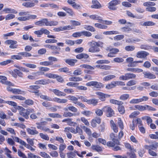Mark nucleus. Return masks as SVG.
<instances>
[{
  "mask_svg": "<svg viewBox=\"0 0 158 158\" xmlns=\"http://www.w3.org/2000/svg\"><path fill=\"white\" fill-rule=\"evenodd\" d=\"M90 47L89 49V52H97L100 51V49L98 47L102 48L103 43L101 41L96 42L92 40L88 43Z\"/></svg>",
  "mask_w": 158,
  "mask_h": 158,
  "instance_id": "obj_1",
  "label": "nucleus"
},
{
  "mask_svg": "<svg viewBox=\"0 0 158 158\" xmlns=\"http://www.w3.org/2000/svg\"><path fill=\"white\" fill-rule=\"evenodd\" d=\"M149 99L148 97L147 96H143L142 97L138 98H134L131 99L129 102L131 104H135L139 103L142 102H145L148 101Z\"/></svg>",
  "mask_w": 158,
  "mask_h": 158,
  "instance_id": "obj_2",
  "label": "nucleus"
},
{
  "mask_svg": "<svg viewBox=\"0 0 158 158\" xmlns=\"http://www.w3.org/2000/svg\"><path fill=\"white\" fill-rule=\"evenodd\" d=\"M121 2L120 0H113L108 3V8L112 10H116L117 8L116 6L120 4Z\"/></svg>",
  "mask_w": 158,
  "mask_h": 158,
  "instance_id": "obj_3",
  "label": "nucleus"
},
{
  "mask_svg": "<svg viewBox=\"0 0 158 158\" xmlns=\"http://www.w3.org/2000/svg\"><path fill=\"white\" fill-rule=\"evenodd\" d=\"M86 85L88 86H94L98 89H101L104 87V85L102 83L96 81H92L86 83Z\"/></svg>",
  "mask_w": 158,
  "mask_h": 158,
  "instance_id": "obj_4",
  "label": "nucleus"
},
{
  "mask_svg": "<svg viewBox=\"0 0 158 158\" xmlns=\"http://www.w3.org/2000/svg\"><path fill=\"white\" fill-rule=\"evenodd\" d=\"M102 110L104 112H106V115L107 117H111L114 114L113 110L108 106L104 107Z\"/></svg>",
  "mask_w": 158,
  "mask_h": 158,
  "instance_id": "obj_5",
  "label": "nucleus"
},
{
  "mask_svg": "<svg viewBox=\"0 0 158 158\" xmlns=\"http://www.w3.org/2000/svg\"><path fill=\"white\" fill-rule=\"evenodd\" d=\"M17 43V41L11 40H8L5 42L6 44L10 45L9 48L12 49L16 48H17L18 45L16 44Z\"/></svg>",
  "mask_w": 158,
  "mask_h": 158,
  "instance_id": "obj_6",
  "label": "nucleus"
},
{
  "mask_svg": "<svg viewBox=\"0 0 158 158\" xmlns=\"http://www.w3.org/2000/svg\"><path fill=\"white\" fill-rule=\"evenodd\" d=\"M33 1L34 2L28 1L24 2L22 4V5L27 8H31L35 5V3L37 4L38 3V1L37 0H33Z\"/></svg>",
  "mask_w": 158,
  "mask_h": 158,
  "instance_id": "obj_7",
  "label": "nucleus"
},
{
  "mask_svg": "<svg viewBox=\"0 0 158 158\" xmlns=\"http://www.w3.org/2000/svg\"><path fill=\"white\" fill-rule=\"evenodd\" d=\"M149 55V53L144 51L138 52L136 54V56L139 58H145Z\"/></svg>",
  "mask_w": 158,
  "mask_h": 158,
  "instance_id": "obj_8",
  "label": "nucleus"
},
{
  "mask_svg": "<svg viewBox=\"0 0 158 158\" xmlns=\"http://www.w3.org/2000/svg\"><path fill=\"white\" fill-rule=\"evenodd\" d=\"M48 19H44L35 22V24L36 25L39 26H48Z\"/></svg>",
  "mask_w": 158,
  "mask_h": 158,
  "instance_id": "obj_9",
  "label": "nucleus"
},
{
  "mask_svg": "<svg viewBox=\"0 0 158 158\" xmlns=\"http://www.w3.org/2000/svg\"><path fill=\"white\" fill-rule=\"evenodd\" d=\"M42 75H43V74L41 72L38 71L36 72H32L28 76L27 78L31 80L35 79L38 76Z\"/></svg>",
  "mask_w": 158,
  "mask_h": 158,
  "instance_id": "obj_10",
  "label": "nucleus"
},
{
  "mask_svg": "<svg viewBox=\"0 0 158 158\" xmlns=\"http://www.w3.org/2000/svg\"><path fill=\"white\" fill-rule=\"evenodd\" d=\"M40 88V87L37 85H31L29 86V89L30 92L37 94L39 92L38 90Z\"/></svg>",
  "mask_w": 158,
  "mask_h": 158,
  "instance_id": "obj_11",
  "label": "nucleus"
},
{
  "mask_svg": "<svg viewBox=\"0 0 158 158\" xmlns=\"http://www.w3.org/2000/svg\"><path fill=\"white\" fill-rule=\"evenodd\" d=\"M27 131L29 134L32 135L37 134L39 133L36 130L35 128L32 127H31L30 128H27Z\"/></svg>",
  "mask_w": 158,
  "mask_h": 158,
  "instance_id": "obj_12",
  "label": "nucleus"
},
{
  "mask_svg": "<svg viewBox=\"0 0 158 158\" xmlns=\"http://www.w3.org/2000/svg\"><path fill=\"white\" fill-rule=\"evenodd\" d=\"M110 52L108 54V56L112 57L115 56V55L117 54L119 51V50L116 48H113L110 49Z\"/></svg>",
  "mask_w": 158,
  "mask_h": 158,
  "instance_id": "obj_13",
  "label": "nucleus"
},
{
  "mask_svg": "<svg viewBox=\"0 0 158 158\" xmlns=\"http://www.w3.org/2000/svg\"><path fill=\"white\" fill-rule=\"evenodd\" d=\"M143 73L144 75V77L145 78H148L149 79H153L156 78L155 75L151 73L150 72L144 71L143 72Z\"/></svg>",
  "mask_w": 158,
  "mask_h": 158,
  "instance_id": "obj_14",
  "label": "nucleus"
},
{
  "mask_svg": "<svg viewBox=\"0 0 158 158\" xmlns=\"http://www.w3.org/2000/svg\"><path fill=\"white\" fill-rule=\"evenodd\" d=\"M93 5L91 6V8L94 9H99L102 6L100 3L97 0H92Z\"/></svg>",
  "mask_w": 158,
  "mask_h": 158,
  "instance_id": "obj_15",
  "label": "nucleus"
},
{
  "mask_svg": "<svg viewBox=\"0 0 158 158\" xmlns=\"http://www.w3.org/2000/svg\"><path fill=\"white\" fill-rule=\"evenodd\" d=\"M62 9L66 11L69 15L70 16H73L74 15V13L73 10L70 8H69L67 7L64 6L62 7Z\"/></svg>",
  "mask_w": 158,
  "mask_h": 158,
  "instance_id": "obj_16",
  "label": "nucleus"
},
{
  "mask_svg": "<svg viewBox=\"0 0 158 158\" xmlns=\"http://www.w3.org/2000/svg\"><path fill=\"white\" fill-rule=\"evenodd\" d=\"M158 147V143L156 142H155L153 143L151 145L148 146V145H145L144 148L146 149H151L154 150L155 149L157 148Z\"/></svg>",
  "mask_w": 158,
  "mask_h": 158,
  "instance_id": "obj_17",
  "label": "nucleus"
},
{
  "mask_svg": "<svg viewBox=\"0 0 158 158\" xmlns=\"http://www.w3.org/2000/svg\"><path fill=\"white\" fill-rule=\"evenodd\" d=\"M49 83V80L42 79L36 81L34 83L36 85H45Z\"/></svg>",
  "mask_w": 158,
  "mask_h": 158,
  "instance_id": "obj_18",
  "label": "nucleus"
},
{
  "mask_svg": "<svg viewBox=\"0 0 158 158\" xmlns=\"http://www.w3.org/2000/svg\"><path fill=\"white\" fill-rule=\"evenodd\" d=\"M110 125L111 129L113 130L114 132L117 133L118 131V127L113 120H111L110 121Z\"/></svg>",
  "mask_w": 158,
  "mask_h": 158,
  "instance_id": "obj_19",
  "label": "nucleus"
},
{
  "mask_svg": "<svg viewBox=\"0 0 158 158\" xmlns=\"http://www.w3.org/2000/svg\"><path fill=\"white\" fill-rule=\"evenodd\" d=\"M95 94L98 95V98L102 101H104L105 100V98L107 95L100 92H96Z\"/></svg>",
  "mask_w": 158,
  "mask_h": 158,
  "instance_id": "obj_20",
  "label": "nucleus"
},
{
  "mask_svg": "<svg viewBox=\"0 0 158 158\" xmlns=\"http://www.w3.org/2000/svg\"><path fill=\"white\" fill-rule=\"evenodd\" d=\"M110 137L112 141L117 145L119 144V142L118 140L116 139V136L113 133H111L110 135Z\"/></svg>",
  "mask_w": 158,
  "mask_h": 158,
  "instance_id": "obj_21",
  "label": "nucleus"
},
{
  "mask_svg": "<svg viewBox=\"0 0 158 158\" xmlns=\"http://www.w3.org/2000/svg\"><path fill=\"white\" fill-rule=\"evenodd\" d=\"M127 70L128 71H131L135 73H139L143 71V70L142 69L138 68H128L127 69Z\"/></svg>",
  "mask_w": 158,
  "mask_h": 158,
  "instance_id": "obj_22",
  "label": "nucleus"
},
{
  "mask_svg": "<svg viewBox=\"0 0 158 158\" xmlns=\"http://www.w3.org/2000/svg\"><path fill=\"white\" fill-rule=\"evenodd\" d=\"M3 11L5 12V13H14L16 14L17 12L14 9L9 8H5L3 10Z\"/></svg>",
  "mask_w": 158,
  "mask_h": 158,
  "instance_id": "obj_23",
  "label": "nucleus"
},
{
  "mask_svg": "<svg viewBox=\"0 0 158 158\" xmlns=\"http://www.w3.org/2000/svg\"><path fill=\"white\" fill-rule=\"evenodd\" d=\"M89 17L90 19L93 20H98V22L99 23L101 22L102 21L101 17L96 15H89Z\"/></svg>",
  "mask_w": 158,
  "mask_h": 158,
  "instance_id": "obj_24",
  "label": "nucleus"
},
{
  "mask_svg": "<svg viewBox=\"0 0 158 158\" xmlns=\"http://www.w3.org/2000/svg\"><path fill=\"white\" fill-rule=\"evenodd\" d=\"M82 78L79 77H72L69 78V80L71 81L78 82L82 80Z\"/></svg>",
  "mask_w": 158,
  "mask_h": 158,
  "instance_id": "obj_25",
  "label": "nucleus"
},
{
  "mask_svg": "<svg viewBox=\"0 0 158 158\" xmlns=\"http://www.w3.org/2000/svg\"><path fill=\"white\" fill-rule=\"evenodd\" d=\"M52 92L56 95L58 96H65L66 94L60 91L59 90L54 89L52 90Z\"/></svg>",
  "mask_w": 158,
  "mask_h": 158,
  "instance_id": "obj_26",
  "label": "nucleus"
},
{
  "mask_svg": "<svg viewBox=\"0 0 158 158\" xmlns=\"http://www.w3.org/2000/svg\"><path fill=\"white\" fill-rule=\"evenodd\" d=\"M115 77V76L114 75H109L104 77L103 78V80L105 81H108Z\"/></svg>",
  "mask_w": 158,
  "mask_h": 158,
  "instance_id": "obj_27",
  "label": "nucleus"
},
{
  "mask_svg": "<svg viewBox=\"0 0 158 158\" xmlns=\"http://www.w3.org/2000/svg\"><path fill=\"white\" fill-rule=\"evenodd\" d=\"M89 57V56L87 54L84 53L78 54L76 56V58L80 59L82 58L87 59Z\"/></svg>",
  "mask_w": 158,
  "mask_h": 158,
  "instance_id": "obj_28",
  "label": "nucleus"
},
{
  "mask_svg": "<svg viewBox=\"0 0 158 158\" xmlns=\"http://www.w3.org/2000/svg\"><path fill=\"white\" fill-rule=\"evenodd\" d=\"M118 34L119 32L116 31H105L103 32V34L105 35H116Z\"/></svg>",
  "mask_w": 158,
  "mask_h": 158,
  "instance_id": "obj_29",
  "label": "nucleus"
},
{
  "mask_svg": "<svg viewBox=\"0 0 158 158\" xmlns=\"http://www.w3.org/2000/svg\"><path fill=\"white\" fill-rule=\"evenodd\" d=\"M72 119L70 118H68L63 119L62 122H66L68 125L72 126L73 125V124H76V123L73 122L72 121Z\"/></svg>",
  "mask_w": 158,
  "mask_h": 158,
  "instance_id": "obj_30",
  "label": "nucleus"
},
{
  "mask_svg": "<svg viewBox=\"0 0 158 158\" xmlns=\"http://www.w3.org/2000/svg\"><path fill=\"white\" fill-rule=\"evenodd\" d=\"M12 93L13 94H25L24 91L18 89L13 88Z\"/></svg>",
  "mask_w": 158,
  "mask_h": 158,
  "instance_id": "obj_31",
  "label": "nucleus"
},
{
  "mask_svg": "<svg viewBox=\"0 0 158 158\" xmlns=\"http://www.w3.org/2000/svg\"><path fill=\"white\" fill-rule=\"evenodd\" d=\"M134 108L135 109H137L139 111H143L146 110L145 105L143 106L139 105H135L134 106Z\"/></svg>",
  "mask_w": 158,
  "mask_h": 158,
  "instance_id": "obj_32",
  "label": "nucleus"
},
{
  "mask_svg": "<svg viewBox=\"0 0 158 158\" xmlns=\"http://www.w3.org/2000/svg\"><path fill=\"white\" fill-rule=\"evenodd\" d=\"M80 67L82 68H85L87 69L94 70L95 69L94 67L91 66L87 64H82L80 65Z\"/></svg>",
  "mask_w": 158,
  "mask_h": 158,
  "instance_id": "obj_33",
  "label": "nucleus"
},
{
  "mask_svg": "<svg viewBox=\"0 0 158 158\" xmlns=\"http://www.w3.org/2000/svg\"><path fill=\"white\" fill-rule=\"evenodd\" d=\"M49 117L52 118H61L62 116L58 113H49L48 114Z\"/></svg>",
  "mask_w": 158,
  "mask_h": 158,
  "instance_id": "obj_34",
  "label": "nucleus"
},
{
  "mask_svg": "<svg viewBox=\"0 0 158 158\" xmlns=\"http://www.w3.org/2000/svg\"><path fill=\"white\" fill-rule=\"evenodd\" d=\"M114 85L115 87L117 85L124 86L125 85L124 82L121 81H115L113 82Z\"/></svg>",
  "mask_w": 158,
  "mask_h": 158,
  "instance_id": "obj_35",
  "label": "nucleus"
},
{
  "mask_svg": "<svg viewBox=\"0 0 158 158\" xmlns=\"http://www.w3.org/2000/svg\"><path fill=\"white\" fill-rule=\"evenodd\" d=\"M95 26L98 28L102 29H106L108 27L106 25H104L99 23H96L94 24Z\"/></svg>",
  "mask_w": 158,
  "mask_h": 158,
  "instance_id": "obj_36",
  "label": "nucleus"
},
{
  "mask_svg": "<svg viewBox=\"0 0 158 158\" xmlns=\"http://www.w3.org/2000/svg\"><path fill=\"white\" fill-rule=\"evenodd\" d=\"M118 124L119 128L122 130L124 129V125L123 122L121 118H119L118 119Z\"/></svg>",
  "mask_w": 158,
  "mask_h": 158,
  "instance_id": "obj_37",
  "label": "nucleus"
},
{
  "mask_svg": "<svg viewBox=\"0 0 158 158\" xmlns=\"http://www.w3.org/2000/svg\"><path fill=\"white\" fill-rule=\"evenodd\" d=\"M110 102L111 103L117 104L118 105H121L123 104V103L122 102L114 100V99H111L110 100Z\"/></svg>",
  "mask_w": 158,
  "mask_h": 158,
  "instance_id": "obj_38",
  "label": "nucleus"
},
{
  "mask_svg": "<svg viewBox=\"0 0 158 158\" xmlns=\"http://www.w3.org/2000/svg\"><path fill=\"white\" fill-rule=\"evenodd\" d=\"M120 30L123 32H129L132 31L131 29L128 27H122Z\"/></svg>",
  "mask_w": 158,
  "mask_h": 158,
  "instance_id": "obj_39",
  "label": "nucleus"
},
{
  "mask_svg": "<svg viewBox=\"0 0 158 158\" xmlns=\"http://www.w3.org/2000/svg\"><path fill=\"white\" fill-rule=\"evenodd\" d=\"M84 28L86 30L91 31L94 32L96 31L95 29L93 27L90 25H85L84 26Z\"/></svg>",
  "mask_w": 158,
  "mask_h": 158,
  "instance_id": "obj_40",
  "label": "nucleus"
},
{
  "mask_svg": "<svg viewBox=\"0 0 158 158\" xmlns=\"http://www.w3.org/2000/svg\"><path fill=\"white\" fill-rule=\"evenodd\" d=\"M65 62L73 66L75 64V62L77 61V60H73L71 59H66L65 60Z\"/></svg>",
  "mask_w": 158,
  "mask_h": 158,
  "instance_id": "obj_41",
  "label": "nucleus"
},
{
  "mask_svg": "<svg viewBox=\"0 0 158 158\" xmlns=\"http://www.w3.org/2000/svg\"><path fill=\"white\" fill-rule=\"evenodd\" d=\"M43 74H44V75L47 77H48L51 78H55L56 77V75L52 74L50 73H47L46 74H44V73H42Z\"/></svg>",
  "mask_w": 158,
  "mask_h": 158,
  "instance_id": "obj_42",
  "label": "nucleus"
},
{
  "mask_svg": "<svg viewBox=\"0 0 158 158\" xmlns=\"http://www.w3.org/2000/svg\"><path fill=\"white\" fill-rule=\"evenodd\" d=\"M126 75L127 80L130 79L135 78L136 77V75L134 73H126Z\"/></svg>",
  "mask_w": 158,
  "mask_h": 158,
  "instance_id": "obj_43",
  "label": "nucleus"
},
{
  "mask_svg": "<svg viewBox=\"0 0 158 158\" xmlns=\"http://www.w3.org/2000/svg\"><path fill=\"white\" fill-rule=\"evenodd\" d=\"M52 63L51 61H44L40 62V64L41 65H44L45 66H48L52 65Z\"/></svg>",
  "mask_w": 158,
  "mask_h": 158,
  "instance_id": "obj_44",
  "label": "nucleus"
},
{
  "mask_svg": "<svg viewBox=\"0 0 158 158\" xmlns=\"http://www.w3.org/2000/svg\"><path fill=\"white\" fill-rule=\"evenodd\" d=\"M142 119H146L147 121V123L148 125L149 124H151L152 122V120L149 116H144L142 117Z\"/></svg>",
  "mask_w": 158,
  "mask_h": 158,
  "instance_id": "obj_45",
  "label": "nucleus"
},
{
  "mask_svg": "<svg viewBox=\"0 0 158 158\" xmlns=\"http://www.w3.org/2000/svg\"><path fill=\"white\" fill-rule=\"evenodd\" d=\"M98 103V101L97 99H92L89 100L88 103V104H91L94 106L96 105Z\"/></svg>",
  "mask_w": 158,
  "mask_h": 158,
  "instance_id": "obj_46",
  "label": "nucleus"
},
{
  "mask_svg": "<svg viewBox=\"0 0 158 158\" xmlns=\"http://www.w3.org/2000/svg\"><path fill=\"white\" fill-rule=\"evenodd\" d=\"M68 98L69 100L73 101L74 103V102H77L78 100V99H79L78 97L77 98L74 96L71 95L68 96Z\"/></svg>",
  "mask_w": 158,
  "mask_h": 158,
  "instance_id": "obj_47",
  "label": "nucleus"
},
{
  "mask_svg": "<svg viewBox=\"0 0 158 158\" xmlns=\"http://www.w3.org/2000/svg\"><path fill=\"white\" fill-rule=\"evenodd\" d=\"M129 97V95L128 94H123L120 96L119 99L123 101H125L127 100Z\"/></svg>",
  "mask_w": 158,
  "mask_h": 158,
  "instance_id": "obj_48",
  "label": "nucleus"
},
{
  "mask_svg": "<svg viewBox=\"0 0 158 158\" xmlns=\"http://www.w3.org/2000/svg\"><path fill=\"white\" fill-rule=\"evenodd\" d=\"M58 24V22L56 21H48V26H55Z\"/></svg>",
  "mask_w": 158,
  "mask_h": 158,
  "instance_id": "obj_49",
  "label": "nucleus"
},
{
  "mask_svg": "<svg viewBox=\"0 0 158 158\" xmlns=\"http://www.w3.org/2000/svg\"><path fill=\"white\" fill-rule=\"evenodd\" d=\"M155 3L154 2H148L144 3L143 4V5L144 6L149 7H150L151 6H154L155 5Z\"/></svg>",
  "mask_w": 158,
  "mask_h": 158,
  "instance_id": "obj_50",
  "label": "nucleus"
},
{
  "mask_svg": "<svg viewBox=\"0 0 158 158\" xmlns=\"http://www.w3.org/2000/svg\"><path fill=\"white\" fill-rule=\"evenodd\" d=\"M91 148L93 150H95L98 152L102 151L101 147L98 145H93L92 146Z\"/></svg>",
  "mask_w": 158,
  "mask_h": 158,
  "instance_id": "obj_51",
  "label": "nucleus"
},
{
  "mask_svg": "<svg viewBox=\"0 0 158 158\" xmlns=\"http://www.w3.org/2000/svg\"><path fill=\"white\" fill-rule=\"evenodd\" d=\"M44 47L46 48H48L53 50L58 49L57 47L56 46L51 45L50 44L45 45L44 46Z\"/></svg>",
  "mask_w": 158,
  "mask_h": 158,
  "instance_id": "obj_52",
  "label": "nucleus"
},
{
  "mask_svg": "<svg viewBox=\"0 0 158 158\" xmlns=\"http://www.w3.org/2000/svg\"><path fill=\"white\" fill-rule=\"evenodd\" d=\"M74 115V114L73 113L69 112H64L63 116L65 117H70L73 116Z\"/></svg>",
  "mask_w": 158,
  "mask_h": 158,
  "instance_id": "obj_53",
  "label": "nucleus"
},
{
  "mask_svg": "<svg viewBox=\"0 0 158 158\" xmlns=\"http://www.w3.org/2000/svg\"><path fill=\"white\" fill-rule=\"evenodd\" d=\"M79 83L76 82H69L67 83L66 85L70 87H76L78 85Z\"/></svg>",
  "mask_w": 158,
  "mask_h": 158,
  "instance_id": "obj_54",
  "label": "nucleus"
},
{
  "mask_svg": "<svg viewBox=\"0 0 158 158\" xmlns=\"http://www.w3.org/2000/svg\"><path fill=\"white\" fill-rule=\"evenodd\" d=\"M15 15L14 14H9L7 15L5 17L6 20H9L15 18Z\"/></svg>",
  "mask_w": 158,
  "mask_h": 158,
  "instance_id": "obj_55",
  "label": "nucleus"
},
{
  "mask_svg": "<svg viewBox=\"0 0 158 158\" xmlns=\"http://www.w3.org/2000/svg\"><path fill=\"white\" fill-rule=\"evenodd\" d=\"M71 23L73 26H80L81 24V23L80 22L75 20H71L70 21Z\"/></svg>",
  "mask_w": 158,
  "mask_h": 158,
  "instance_id": "obj_56",
  "label": "nucleus"
},
{
  "mask_svg": "<svg viewBox=\"0 0 158 158\" xmlns=\"http://www.w3.org/2000/svg\"><path fill=\"white\" fill-rule=\"evenodd\" d=\"M82 128L85 131L86 133L88 135H91V131L89 128H87L85 126H84L82 127Z\"/></svg>",
  "mask_w": 158,
  "mask_h": 158,
  "instance_id": "obj_57",
  "label": "nucleus"
},
{
  "mask_svg": "<svg viewBox=\"0 0 158 158\" xmlns=\"http://www.w3.org/2000/svg\"><path fill=\"white\" fill-rule=\"evenodd\" d=\"M19 54L20 55L24 57H30L31 56V54L30 53L27 52H21L19 53Z\"/></svg>",
  "mask_w": 158,
  "mask_h": 158,
  "instance_id": "obj_58",
  "label": "nucleus"
},
{
  "mask_svg": "<svg viewBox=\"0 0 158 158\" xmlns=\"http://www.w3.org/2000/svg\"><path fill=\"white\" fill-rule=\"evenodd\" d=\"M82 73L81 70L80 69H78L74 71L73 74L75 76H79L81 75Z\"/></svg>",
  "mask_w": 158,
  "mask_h": 158,
  "instance_id": "obj_59",
  "label": "nucleus"
},
{
  "mask_svg": "<svg viewBox=\"0 0 158 158\" xmlns=\"http://www.w3.org/2000/svg\"><path fill=\"white\" fill-rule=\"evenodd\" d=\"M140 114V112L138 111H135L132 112L130 115V118H132L135 117L136 116Z\"/></svg>",
  "mask_w": 158,
  "mask_h": 158,
  "instance_id": "obj_60",
  "label": "nucleus"
},
{
  "mask_svg": "<svg viewBox=\"0 0 158 158\" xmlns=\"http://www.w3.org/2000/svg\"><path fill=\"white\" fill-rule=\"evenodd\" d=\"M11 61V60H8L0 62V65L2 66H5L10 63Z\"/></svg>",
  "mask_w": 158,
  "mask_h": 158,
  "instance_id": "obj_61",
  "label": "nucleus"
},
{
  "mask_svg": "<svg viewBox=\"0 0 158 158\" xmlns=\"http://www.w3.org/2000/svg\"><path fill=\"white\" fill-rule=\"evenodd\" d=\"M156 23L151 21L145 22V26H154Z\"/></svg>",
  "mask_w": 158,
  "mask_h": 158,
  "instance_id": "obj_62",
  "label": "nucleus"
},
{
  "mask_svg": "<svg viewBox=\"0 0 158 158\" xmlns=\"http://www.w3.org/2000/svg\"><path fill=\"white\" fill-rule=\"evenodd\" d=\"M40 155L42 157L45 158H51V157L44 152H40Z\"/></svg>",
  "mask_w": 158,
  "mask_h": 158,
  "instance_id": "obj_63",
  "label": "nucleus"
},
{
  "mask_svg": "<svg viewBox=\"0 0 158 158\" xmlns=\"http://www.w3.org/2000/svg\"><path fill=\"white\" fill-rule=\"evenodd\" d=\"M135 49V47L132 45H129L125 47V49L127 51H132Z\"/></svg>",
  "mask_w": 158,
  "mask_h": 158,
  "instance_id": "obj_64",
  "label": "nucleus"
}]
</instances>
